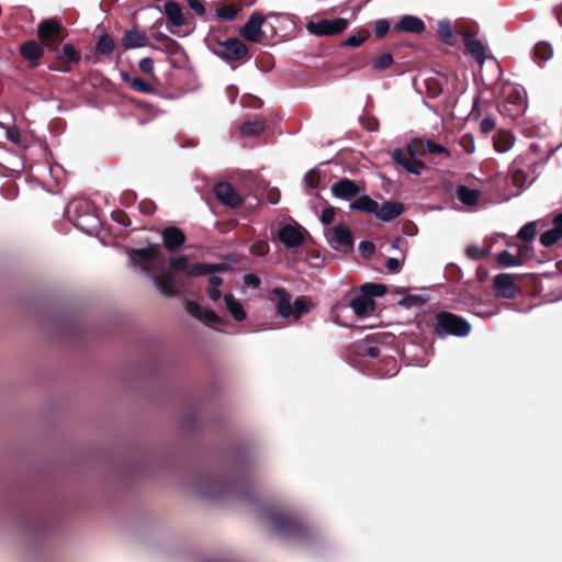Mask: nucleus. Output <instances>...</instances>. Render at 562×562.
<instances>
[{
  "label": "nucleus",
  "instance_id": "nucleus-20",
  "mask_svg": "<svg viewBox=\"0 0 562 562\" xmlns=\"http://www.w3.org/2000/svg\"><path fill=\"white\" fill-rule=\"evenodd\" d=\"M562 239V212L553 218V227L540 235V243L544 247H551Z\"/></svg>",
  "mask_w": 562,
  "mask_h": 562
},
{
  "label": "nucleus",
  "instance_id": "nucleus-41",
  "mask_svg": "<svg viewBox=\"0 0 562 562\" xmlns=\"http://www.w3.org/2000/svg\"><path fill=\"white\" fill-rule=\"evenodd\" d=\"M310 311V303L306 300L297 299L292 304V316L294 319H299L301 316L307 314Z\"/></svg>",
  "mask_w": 562,
  "mask_h": 562
},
{
  "label": "nucleus",
  "instance_id": "nucleus-30",
  "mask_svg": "<svg viewBox=\"0 0 562 562\" xmlns=\"http://www.w3.org/2000/svg\"><path fill=\"white\" fill-rule=\"evenodd\" d=\"M515 144L514 136L507 131H498L494 135V148L498 153L508 151Z\"/></svg>",
  "mask_w": 562,
  "mask_h": 562
},
{
  "label": "nucleus",
  "instance_id": "nucleus-51",
  "mask_svg": "<svg viewBox=\"0 0 562 562\" xmlns=\"http://www.w3.org/2000/svg\"><path fill=\"white\" fill-rule=\"evenodd\" d=\"M366 38L367 37L360 33H353L346 38L345 45L350 47H358L366 41Z\"/></svg>",
  "mask_w": 562,
  "mask_h": 562
},
{
  "label": "nucleus",
  "instance_id": "nucleus-40",
  "mask_svg": "<svg viewBox=\"0 0 562 562\" xmlns=\"http://www.w3.org/2000/svg\"><path fill=\"white\" fill-rule=\"evenodd\" d=\"M535 55L538 59L544 61L549 60L553 55L551 45L547 42L538 43L535 47Z\"/></svg>",
  "mask_w": 562,
  "mask_h": 562
},
{
  "label": "nucleus",
  "instance_id": "nucleus-59",
  "mask_svg": "<svg viewBox=\"0 0 562 562\" xmlns=\"http://www.w3.org/2000/svg\"><path fill=\"white\" fill-rule=\"evenodd\" d=\"M244 282L247 285H250V286H254V288H257V286L260 285V279L256 274H252V273L246 274L244 277Z\"/></svg>",
  "mask_w": 562,
  "mask_h": 562
},
{
  "label": "nucleus",
  "instance_id": "nucleus-28",
  "mask_svg": "<svg viewBox=\"0 0 562 562\" xmlns=\"http://www.w3.org/2000/svg\"><path fill=\"white\" fill-rule=\"evenodd\" d=\"M224 302L227 311L235 321L241 322L246 319L247 314L241 303L237 301L232 293H227L224 295Z\"/></svg>",
  "mask_w": 562,
  "mask_h": 562
},
{
  "label": "nucleus",
  "instance_id": "nucleus-7",
  "mask_svg": "<svg viewBox=\"0 0 562 562\" xmlns=\"http://www.w3.org/2000/svg\"><path fill=\"white\" fill-rule=\"evenodd\" d=\"M348 26V21L342 18L334 20H321L317 22H308L306 30L315 36H331L341 33Z\"/></svg>",
  "mask_w": 562,
  "mask_h": 562
},
{
  "label": "nucleus",
  "instance_id": "nucleus-9",
  "mask_svg": "<svg viewBox=\"0 0 562 562\" xmlns=\"http://www.w3.org/2000/svg\"><path fill=\"white\" fill-rule=\"evenodd\" d=\"M328 241L335 249H349L353 245L350 229L344 225L330 228L326 234Z\"/></svg>",
  "mask_w": 562,
  "mask_h": 562
},
{
  "label": "nucleus",
  "instance_id": "nucleus-58",
  "mask_svg": "<svg viewBox=\"0 0 562 562\" xmlns=\"http://www.w3.org/2000/svg\"><path fill=\"white\" fill-rule=\"evenodd\" d=\"M359 250L366 255V256H370L373 254L374 251V245L371 243V241H368V240H363L360 243L359 245Z\"/></svg>",
  "mask_w": 562,
  "mask_h": 562
},
{
  "label": "nucleus",
  "instance_id": "nucleus-50",
  "mask_svg": "<svg viewBox=\"0 0 562 562\" xmlns=\"http://www.w3.org/2000/svg\"><path fill=\"white\" fill-rule=\"evenodd\" d=\"M390 30V22L386 19L378 20L375 23L374 34L378 38L383 37Z\"/></svg>",
  "mask_w": 562,
  "mask_h": 562
},
{
  "label": "nucleus",
  "instance_id": "nucleus-10",
  "mask_svg": "<svg viewBox=\"0 0 562 562\" xmlns=\"http://www.w3.org/2000/svg\"><path fill=\"white\" fill-rule=\"evenodd\" d=\"M494 288L505 299H513L518 293L516 277L510 273H499L494 278Z\"/></svg>",
  "mask_w": 562,
  "mask_h": 562
},
{
  "label": "nucleus",
  "instance_id": "nucleus-45",
  "mask_svg": "<svg viewBox=\"0 0 562 562\" xmlns=\"http://www.w3.org/2000/svg\"><path fill=\"white\" fill-rule=\"evenodd\" d=\"M130 85L134 90L138 92L150 93L154 91V88L149 83L138 77L132 78L130 80Z\"/></svg>",
  "mask_w": 562,
  "mask_h": 562
},
{
  "label": "nucleus",
  "instance_id": "nucleus-23",
  "mask_svg": "<svg viewBox=\"0 0 562 562\" xmlns=\"http://www.w3.org/2000/svg\"><path fill=\"white\" fill-rule=\"evenodd\" d=\"M164 13L175 26H183L186 19L180 4L176 1L169 0L164 5Z\"/></svg>",
  "mask_w": 562,
  "mask_h": 562
},
{
  "label": "nucleus",
  "instance_id": "nucleus-18",
  "mask_svg": "<svg viewBox=\"0 0 562 562\" xmlns=\"http://www.w3.org/2000/svg\"><path fill=\"white\" fill-rule=\"evenodd\" d=\"M162 241L168 250H175L180 248L186 241L184 233L175 226L166 227L162 233Z\"/></svg>",
  "mask_w": 562,
  "mask_h": 562
},
{
  "label": "nucleus",
  "instance_id": "nucleus-19",
  "mask_svg": "<svg viewBox=\"0 0 562 562\" xmlns=\"http://www.w3.org/2000/svg\"><path fill=\"white\" fill-rule=\"evenodd\" d=\"M276 307L279 315L283 318H289L292 316V302L291 295L284 289L276 288L273 290Z\"/></svg>",
  "mask_w": 562,
  "mask_h": 562
},
{
  "label": "nucleus",
  "instance_id": "nucleus-53",
  "mask_svg": "<svg viewBox=\"0 0 562 562\" xmlns=\"http://www.w3.org/2000/svg\"><path fill=\"white\" fill-rule=\"evenodd\" d=\"M465 252L472 259H481L485 256V251L475 245L468 246Z\"/></svg>",
  "mask_w": 562,
  "mask_h": 562
},
{
  "label": "nucleus",
  "instance_id": "nucleus-33",
  "mask_svg": "<svg viewBox=\"0 0 562 562\" xmlns=\"http://www.w3.org/2000/svg\"><path fill=\"white\" fill-rule=\"evenodd\" d=\"M497 263L503 268L519 267L522 260L507 250L499 252L496 257Z\"/></svg>",
  "mask_w": 562,
  "mask_h": 562
},
{
  "label": "nucleus",
  "instance_id": "nucleus-3",
  "mask_svg": "<svg viewBox=\"0 0 562 562\" xmlns=\"http://www.w3.org/2000/svg\"><path fill=\"white\" fill-rule=\"evenodd\" d=\"M435 330L440 337H464L471 331V325L461 316L449 312H440L436 315Z\"/></svg>",
  "mask_w": 562,
  "mask_h": 562
},
{
  "label": "nucleus",
  "instance_id": "nucleus-29",
  "mask_svg": "<svg viewBox=\"0 0 562 562\" xmlns=\"http://www.w3.org/2000/svg\"><path fill=\"white\" fill-rule=\"evenodd\" d=\"M437 33L440 41L449 46L456 44V32L448 20H440L437 23Z\"/></svg>",
  "mask_w": 562,
  "mask_h": 562
},
{
  "label": "nucleus",
  "instance_id": "nucleus-43",
  "mask_svg": "<svg viewBox=\"0 0 562 562\" xmlns=\"http://www.w3.org/2000/svg\"><path fill=\"white\" fill-rule=\"evenodd\" d=\"M358 352L362 356H368L370 358H376L380 355V349L376 346H373L367 341H363V342L359 344Z\"/></svg>",
  "mask_w": 562,
  "mask_h": 562
},
{
  "label": "nucleus",
  "instance_id": "nucleus-62",
  "mask_svg": "<svg viewBox=\"0 0 562 562\" xmlns=\"http://www.w3.org/2000/svg\"><path fill=\"white\" fill-rule=\"evenodd\" d=\"M376 128H378V122L376 121H373L372 124H370L368 126V130H370V131H376Z\"/></svg>",
  "mask_w": 562,
  "mask_h": 562
},
{
  "label": "nucleus",
  "instance_id": "nucleus-27",
  "mask_svg": "<svg viewBox=\"0 0 562 562\" xmlns=\"http://www.w3.org/2000/svg\"><path fill=\"white\" fill-rule=\"evenodd\" d=\"M457 199L467 206H476L481 198V192L476 189H470L465 186H459L456 189Z\"/></svg>",
  "mask_w": 562,
  "mask_h": 562
},
{
  "label": "nucleus",
  "instance_id": "nucleus-39",
  "mask_svg": "<svg viewBox=\"0 0 562 562\" xmlns=\"http://www.w3.org/2000/svg\"><path fill=\"white\" fill-rule=\"evenodd\" d=\"M113 48H114V42H113L112 37L109 36L108 34H103L99 38L97 46H95V49L98 53L105 54V55L111 54Z\"/></svg>",
  "mask_w": 562,
  "mask_h": 562
},
{
  "label": "nucleus",
  "instance_id": "nucleus-14",
  "mask_svg": "<svg viewBox=\"0 0 562 562\" xmlns=\"http://www.w3.org/2000/svg\"><path fill=\"white\" fill-rule=\"evenodd\" d=\"M157 290L167 295L172 296L178 293L175 276L170 271H164L160 276L150 277Z\"/></svg>",
  "mask_w": 562,
  "mask_h": 562
},
{
  "label": "nucleus",
  "instance_id": "nucleus-2",
  "mask_svg": "<svg viewBox=\"0 0 562 562\" xmlns=\"http://www.w3.org/2000/svg\"><path fill=\"white\" fill-rule=\"evenodd\" d=\"M274 532L290 538L301 539L305 532V526L295 518L274 509L265 512Z\"/></svg>",
  "mask_w": 562,
  "mask_h": 562
},
{
  "label": "nucleus",
  "instance_id": "nucleus-57",
  "mask_svg": "<svg viewBox=\"0 0 562 562\" xmlns=\"http://www.w3.org/2000/svg\"><path fill=\"white\" fill-rule=\"evenodd\" d=\"M495 127V121L491 117L484 119L480 124V130L483 134L490 133Z\"/></svg>",
  "mask_w": 562,
  "mask_h": 562
},
{
  "label": "nucleus",
  "instance_id": "nucleus-31",
  "mask_svg": "<svg viewBox=\"0 0 562 562\" xmlns=\"http://www.w3.org/2000/svg\"><path fill=\"white\" fill-rule=\"evenodd\" d=\"M60 30V24L54 19L44 20L37 29L40 38L47 44L52 35Z\"/></svg>",
  "mask_w": 562,
  "mask_h": 562
},
{
  "label": "nucleus",
  "instance_id": "nucleus-1",
  "mask_svg": "<svg viewBox=\"0 0 562 562\" xmlns=\"http://www.w3.org/2000/svg\"><path fill=\"white\" fill-rule=\"evenodd\" d=\"M501 106L512 117L522 115L528 108L525 88L514 83L504 85L501 94Z\"/></svg>",
  "mask_w": 562,
  "mask_h": 562
},
{
  "label": "nucleus",
  "instance_id": "nucleus-25",
  "mask_svg": "<svg viewBox=\"0 0 562 562\" xmlns=\"http://www.w3.org/2000/svg\"><path fill=\"white\" fill-rule=\"evenodd\" d=\"M122 44L125 49L140 48L148 45V38L142 32L131 30L122 37Z\"/></svg>",
  "mask_w": 562,
  "mask_h": 562
},
{
  "label": "nucleus",
  "instance_id": "nucleus-61",
  "mask_svg": "<svg viewBox=\"0 0 562 562\" xmlns=\"http://www.w3.org/2000/svg\"><path fill=\"white\" fill-rule=\"evenodd\" d=\"M259 247H260V249L256 254L263 255L267 251V245L261 244Z\"/></svg>",
  "mask_w": 562,
  "mask_h": 562
},
{
  "label": "nucleus",
  "instance_id": "nucleus-11",
  "mask_svg": "<svg viewBox=\"0 0 562 562\" xmlns=\"http://www.w3.org/2000/svg\"><path fill=\"white\" fill-rule=\"evenodd\" d=\"M263 22L265 19L259 13H252L240 30L243 38L249 42H259L262 35L261 27Z\"/></svg>",
  "mask_w": 562,
  "mask_h": 562
},
{
  "label": "nucleus",
  "instance_id": "nucleus-46",
  "mask_svg": "<svg viewBox=\"0 0 562 562\" xmlns=\"http://www.w3.org/2000/svg\"><path fill=\"white\" fill-rule=\"evenodd\" d=\"M263 130V123L261 121L246 122L241 126V132L246 135H256Z\"/></svg>",
  "mask_w": 562,
  "mask_h": 562
},
{
  "label": "nucleus",
  "instance_id": "nucleus-34",
  "mask_svg": "<svg viewBox=\"0 0 562 562\" xmlns=\"http://www.w3.org/2000/svg\"><path fill=\"white\" fill-rule=\"evenodd\" d=\"M221 284H222V278H220L217 276H214V274L210 276V278H209V285L206 288V292H207L209 297L213 302L218 301L221 299V296H222V293L218 290V286Z\"/></svg>",
  "mask_w": 562,
  "mask_h": 562
},
{
  "label": "nucleus",
  "instance_id": "nucleus-44",
  "mask_svg": "<svg viewBox=\"0 0 562 562\" xmlns=\"http://www.w3.org/2000/svg\"><path fill=\"white\" fill-rule=\"evenodd\" d=\"M237 13L238 9L231 4H227L217 10L216 16L221 20L232 21L236 18Z\"/></svg>",
  "mask_w": 562,
  "mask_h": 562
},
{
  "label": "nucleus",
  "instance_id": "nucleus-47",
  "mask_svg": "<svg viewBox=\"0 0 562 562\" xmlns=\"http://www.w3.org/2000/svg\"><path fill=\"white\" fill-rule=\"evenodd\" d=\"M3 128L5 130V137H7V139L10 143L21 147L22 146V140H21V136H20L19 130L15 126H3Z\"/></svg>",
  "mask_w": 562,
  "mask_h": 562
},
{
  "label": "nucleus",
  "instance_id": "nucleus-36",
  "mask_svg": "<svg viewBox=\"0 0 562 562\" xmlns=\"http://www.w3.org/2000/svg\"><path fill=\"white\" fill-rule=\"evenodd\" d=\"M58 57L63 63H78L80 60V54L71 44H65Z\"/></svg>",
  "mask_w": 562,
  "mask_h": 562
},
{
  "label": "nucleus",
  "instance_id": "nucleus-16",
  "mask_svg": "<svg viewBox=\"0 0 562 562\" xmlns=\"http://www.w3.org/2000/svg\"><path fill=\"white\" fill-rule=\"evenodd\" d=\"M464 45L468 53L480 64L483 65L486 59V46L484 43L471 34H464Z\"/></svg>",
  "mask_w": 562,
  "mask_h": 562
},
{
  "label": "nucleus",
  "instance_id": "nucleus-12",
  "mask_svg": "<svg viewBox=\"0 0 562 562\" xmlns=\"http://www.w3.org/2000/svg\"><path fill=\"white\" fill-rule=\"evenodd\" d=\"M360 191V186L347 178L341 179L331 186L333 195L341 200H350L358 195Z\"/></svg>",
  "mask_w": 562,
  "mask_h": 562
},
{
  "label": "nucleus",
  "instance_id": "nucleus-8",
  "mask_svg": "<svg viewBox=\"0 0 562 562\" xmlns=\"http://www.w3.org/2000/svg\"><path fill=\"white\" fill-rule=\"evenodd\" d=\"M187 311L190 315L210 327H216L223 323L222 318L216 313L207 307L200 305L195 301L187 302Z\"/></svg>",
  "mask_w": 562,
  "mask_h": 562
},
{
  "label": "nucleus",
  "instance_id": "nucleus-17",
  "mask_svg": "<svg viewBox=\"0 0 562 562\" xmlns=\"http://www.w3.org/2000/svg\"><path fill=\"white\" fill-rule=\"evenodd\" d=\"M214 193L216 198L225 205L237 206L240 203L239 194L227 182L215 186Z\"/></svg>",
  "mask_w": 562,
  "mask_h": 562
},
{
  "label": "nucleus",
  "instance_id": "nucleus-26",
  "mask_svg": "<svg viewBox=\"0 0 562 562\" xmlns=\"http://www.w3.org/2000/svg\"><path fill=\"white\" fill-rule=\"evenodd\" d=\"M22 56L31 63L32 66L38 65V59L43 56V47L35 41H29L21 46Z\"/></svg>",
  "mask_w": 562,
  "mask_h": 562
},
{
  "label": "nucleus",
  "instance_id": "nucleus-15",
  "mask_svg": "<svg viewBox=\"0 0 562 562\" xmlns=\"http://www.w3.org/2000/svg\"><path fill=\"white\" fill-rule=\"evenodd\" d=\"M278 235L281 243L289 248L299 247L304 240L301 229L292 225L281 227Z\"/></svg>",
  "mask_w": 562,
  "mask_h": 562
},
{
  "label": "nucleus",
  "instance_id": "nucleus-42",
  "mask_svg": "<svg viewBox=\"0 0 562 562\" xmlns=\"http://www.w3.org/2000/svg\"><path fill=\"white\" fill-rule=\"evenodd\" d=\"M536 222H529L519 229L517 236L526 241L532 240L536 236Z\"/></svg>",
  "mask_w": 562,
  "mask_h": 562
},
{
  "label": "nucleus",
  "instance_id": "nucleus-24",
  "mask_svg": "<svg viewBox=\"0 0 562 562\" xmlns=\"http://www.w3.org/2000/svg\"><path fill=\"white\" fill-rule=\"evenodd\" d=\"M393 158L398 165H401L406 171L411 173L420 175L422 170L424 169V164L422 161L414 158H406L401 149H395L393 151Z\"/></svg>",
  "mask_w": 562,
  "mask_h": 562
},
{
  "label": "nucleus",
  "instance_id": "nucleus-4",
  "mask_svg": "<svg viewBox=\"0 0 562 562\" xmlns=\"http://www.w3.org/2000/svg\"><path fill=\"white\" fill-rule=\"evenodd\" d=\"M160 247L157 244L148 245L145 248L132 249L128 252L131 262L146 276L151 277L153 271L158 267Z\"/></svg>",
  "mask_w": 562,
  "mask_h": 562
},
{
  "label": "nucleus",
  "instance_id": "nucleus-54",
  "mask_svg": "<svg viewBox=\"0 0 562 562\" xmlns=\"http://www.w3.org/2000/svg\"><path fill=\"white\" fill-rule=\"evenodd\" d=\"M335 216V209L329 206L322 211L321 213V222L324 225H329L334 221Z\"/></svg>",
  "mask_w": 562,
  "mask_h": 562
},
{
  "label": "nucleus",
  "instance_id": "nucleus-6",
  "mask_svg": "<svg viewBox=\"0 0 562 562\" xmlns=\"http://www.w3.org/2000/svg\"><path fill=\"white\" fill-rule=\"evenodd\" d=\"M213 53L226 61H236L243 59L247 53V46L238 38H227L217 44Z\"/></svg>",
  "mask_w": 562,
  "mask_h": 562
},
{
  "label": "nucleus",
  "instance_id": "nucleus-5",
  "mask_svg": "<svg viewBox=\"0 0 562 562\" xmlns=\"http://www.w3.org/2000/svg\"><path fill=\"white\" fill-rule=\"evenodd\" d=\"M169 263L173 270L182 271L190 277L206 276L223 267L222 265L207 263L189 265V258L186 255L170 257Z\"/></svg>",
  "mask_w": 562,
  "mask_h": 562
},
{
  "label": "nucleus",
  "instance_id": "nucleus-35",
  "mask_svg": "<svg viewBox=\"0 0 562 562\" xmlns=\"http://www.w3.org/2000/svg\"><path fill=\"white\" fill-rule=\"evenodd\" d=\"M429 300L427 295L422 294H407L402 297L398 304L403 307L409 308L426 303Z\"/></svg>",
  "mask_w": 562,
  "mask_h": 562
},
{
  "label": "nucleus",
  "instance_id": "nucleus-63",
  "mask_svg": "<svg viewBox=\"0 0 562 562\" xmlns=\"http://www.w3.org/2000/svg\"><path fill=\"white\" fill-rule=\"evenodd\" d=\"M155 38L158 40V41H165L168 37L166 35H164V34H157V35H155Z\"/></svg>",
  "mask_w": 562,
  "mask_h": 562
},
{
  "label": "nucleus",
  "instance_id": "nucleus-52",
  "mask_svg": "<svg viewBox=\"0 0 562 562\" xmlns=\"http://www.w3.org/2000/svg\"><path fill=\"white\" fill-rule=\"evenodd\" d=\"M319 181V175L318 172L311 170L304 176V182L307 188L314 189L317 187Z\"/></svg>",
  "mask_w": 562,
  "mask_h": 562
},
{
  "label": "nucleus",
  "instance_id": "nucleus-38",
  "mask_svg": "<svg viewBox=\"0 0 562 562\" xmlns=\"http://www.w3.org/2000/svg\"><path fill=\"white\" fill-rule=\"evenodd\" d=\"M393 57L391 54H382L372 60V69L374 71H382L391 67Z\"/></svg>",
  "mask_w": 562,
  "mask_h": 562
},
{
  "label": "nucleus",
  "instance_id": "nucleus-22",
  "mask_svg": "<svg viewBox=\"0 0 562 562\" xmlns=\"http://www.w3.org/2000/svg\"><path fill=\"white\" fill-rule=\"evenodd\" d=\"M374 301L369 295H358L350 302L353 313L360 317H364L374 311Z\"/></svg>",
  "mask_w": 562,
  "mask_h": 562
},
{
  "label": "nucleus",
  "instance_id": "nucleus-48",
  "mask_svg": "<svg viewBox=\"0 0 562 562\" xmlns=\"http://www.w3.org/2000/svg\"><path fill=\"white\" fill-rule=\"evenodd\" d=\"M459 145L467 154H473L475 151V143L472 134H464L461 136L459 139Z\"/></svg>",
  "mask_w": 562,
  "mask_h": 562
},
{
  "label": "nucleus",
  "instance_id": "nucleus-13",
  "mask_svg": "<svg viewBox=\"0 0 562 562\" xmlns=\"http://www.w3.org/2000/svg\"><path fill=\"white\" fill-rule=\"evenodd\" d=\"M394 30L401 33L420 34L425 31V23L416 15L405 14L394 24Z\"/></svg>",
  "mask_w": 562,
  "mask_h": 562
},
{
  "label": "nucleus",
  "instance_id": "nucleus-21",
  "mask_svg": "<svg viewBox=\"0 0 562 562\" xmlns=\"http://www.w3.org/2000/svg\"><path fill=\"white\" fill-rule=\"evenodd\" d=\"M404 212V205L397 202H384L382 205L378 204V212H375V216L383 221L387 222L393 218L398 217Z\"/></svg>",
  "mask_w": 562,
  "mask_h": 562
},
{
  "label": "nucleus",
  "instance_id": "nucleus-60",
  "mask_svg": "<svg viewBox=\"0 0 562 562\" xmlns=\"http://www.w3.org/2000/svg\"><path fill=\"white\" fill-rule=\"evenodd\" d=\"M401 267V262L398 259L396 258H389L387 261H386V268L390 270V271H397Z\"/></svg>",
  "mask_w": 562,
  "mask_h": 562
},
{
  "label": "nucleus",
  "instance_id": "nucleus-64",
  "mask_svg": "<svg viewBox=\"0 0 562 562\" xmlns=\"http://www.w3.org/2000/svg\"><path fill=\"white\" fill-rule=\"evenodd\" d=\"M407 149H408V153H409L411 155H413L414 146H413V145H408Z\"/></svg>",
  "mask_w": 562,
  "mask_h": 562
},
{
  "label": "nucleus",
  "instance_id": "nucleus-49",
  "mask_svg": "<svg viewBox=\"0 0 562 562\" xmlns=\"http://www.w3.org/2000/svg\"><path fill=\"white\" fill-rule=\"evenodd\" d=\"M424 149L426 151H428V153H431V154L447 155L448 156L447 149L443 146H441L440 144L435 143L432 140L425 142Z\"/></svg>",
  "mask_w": 562,
  "mask_h": 562
},
{
  "label": "nucleus",
  "instance_id": "nucleus-55",
  "mask_svg": "<svg viewBox=\"0 0 562 562\" xmlns=\"http://www.w3.org/2000/svg\"><path fill=\"white\" fill-rule=\"evenodd\" d=\"M138 66H139V69L146 74H151L154 70V61L149 57H145V58L140 59Z\"/></svg>",
  "mask_w": 562,
  "mask_h": 562
},
{
  "label": "nucleus",
  "instance_id": "nucleus-56",
  "mask_svg": "<svg viewBox=\"0 0 562 562\" xmlns=\"http://www.w3.org/2000/svg\"><path fill=\"white\" fill-rule=\"evenodd\" d=\"M188 5L191 10H193L196 14L203 15L205 13V8L202 4L201 0H187Z\"/></svg>",
  "mask_w": 562,
  "mask_h": 562
},
{
  "label": "nucleus",
  "instance_id": "nucleus-37",
  "mask_svg": "<svg viewBox=\"0 0 562 562\" xmlns=\"http://www.w3.org/2000/svg\"><path fill=\"white\" fill-rule=\"evenodd\" d=\"M360 291L363 295H369L373 299L375 296H382L386 293V288L383 284L366 283L361 285Z\"/></svg>",
  "mask_w": 562,
  "mask_h": 562
},
{
  "label": "nucleus",
  "instance_id": "nucleus-32",
  "mask_svg": "<svg viewBox=\"0 0 562 562\" xmlns=\"http://www.w3.org/2000/svg\"><path fill=\"white\" fill-rule=\"evenodd\" d=\"M352 210L361 211L369 214H375L378 212V202L372 200L369 195L358 196L351 204Z\"/></svg>",
  "mask_w": 562,
  "mask_h": 562
}]
</instances>
